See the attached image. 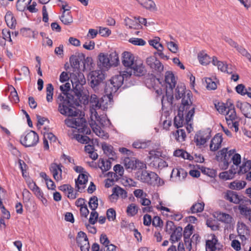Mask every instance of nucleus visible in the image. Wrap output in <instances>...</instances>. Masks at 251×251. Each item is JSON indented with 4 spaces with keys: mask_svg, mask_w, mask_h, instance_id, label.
Returning <instances> with one entry per match:
<instances>
[{
    "mask_svg": "<svg viewBox=\"0 0 251 251\" xmlns=\"http://www.w3.org/2000/svg\"><path fill=\"white\" fill-rule=\"evenodd\" d=\"M73 86L74 84L72 83ZM77 85L73 87V92L76 97L75 99L74 96L69 92L71 90V84L66 82L65 84L60 86V89L64 96L61 94L58 97V99L60 101L58 103V111L63 115L68 117H76L78 114L79 110L75 106L80 105V99L81 97V92L80 90L77 88Z\"/></svg>",
    "mask_w": 251,
    "mask_h": 251,
    "instance_id": "obj_1",
    "label": "nucleus"
},
{
    "mask_svg": "<svg viewBox=\"0 0 251 251\" xmlns=\"http://www.w3.org/2000/svg\"><path fill=\"white\" fill-rule=\"evenodd\" d=\"M130 78V74L126 72H120L119 75H115L110 79L104 83V92L108 98L110 99L113 97V94L115 93L123 84L124 80H127Z\"/></svg>",
    "mask_w": 251,
    "mask_h": 251,
    "instance_id": "obj_2",
    "label": "nucleus"
},
{
    "mask_svg": "<svg viewBox=\"0 0 251 251\" xmlns=\"http://www.w3.org/2000/svg\"><path fill=\"white\" fill-rule=\"evenodd\" d=\"M105 75L101 70L91 72L88 75V81L90 86L95 91H99L104 84Z\"/></svg>",
    "mask_w": 251,
    "mask_h": 251,
    "instance_id": "obj_3",
    "label": "nucleus"
},
{
    "mask_svg": "<svg viewBox=\"0 0 251 251\" xmlns=\"http://www.w3.org/2000/svg\"><path fill=\"white\" fill-rule=\"evenodd\" d=\"M166 231L170 233V241L172 244L179 241L182 237V228L181 226L177 227L175 226L174 223L171 221H168L166 225Z\"/></svg>",
    "mask_w": 251,
    "mask_h": 251,
    "instance_id": "obj_4",
    "label": "nucleus"
},
{
    "mask_svg": "<svg viewBox=\"0 0 251 251\" xmlns=\"http://www.w3.org/2000/svg\"><path fill=\"white\" fill-rule=\"evenodd\" d=\"M146 63L151 72L160 75L164 69V66L155 56H151L146 59Z\"/></svg>",
    "mask_w": 251,
    "mask_h": 251,
    "instance_id": "obj_5",
    "label": "nucleus"
},
{
    "mask_svg": "<svg viewBox=\"0 0 251 251\" xmlns=\"http://www.w3.org/2000/svg\"><path fill=\"white\" fill-rule=\"evenodd\" d=\"M137 177L141 182L152 186L154 184V181L157 178V175L153 172L142 170L137 173Z\"/></svg>",
    "mask_w": 251,
    "mask_h": 251,
    "instance_id": "obj_6",
    "label": "nucleus"
},
{
    "mask_svg": "<svg viewBox=\"0 0 251 251\" xmlns=\"http://www.w3.org/2000/svg\"><path fill=\"white\" fill-rule=\"evenodd\" d=\"M38 142V135L33 130H30V132L24 137L23 140H21V144L25 147H34Z\"/></svg>",
    "mask_w": 251,
    "mask_h": 251,
    "instance_id": "obj_7",
    "label": "nucleus"
},
{
    "mask_svg": "<svg viewBox=\"0 0 251 251\" xmlns=\"http://www.w3.org/2000/svg\"><path fill=\"white\" fill-rule=\"evenodd\" d=\"M62 167L63 166L61 163L57 164L56 163H53L51 164L49 168L53 178L57 182L62 179V170L61 169Z\"/></svg>",
    "mask_w": 251,
    "mask_h": 251,
    "instance_id": "obj_8",
    "label": "nucleus"
},
{
    "mask_svg": "<svg viewBox=\"0 0 251 251\" xmlns=\"http://www.w3.org/2000/svg\"><path fill=\"white\" fill-rule=\"evenodd\" d=\"M211 131H199L194 137V140L197 146L203 145L211 137Z\"/></svg>",
    "mask_w": 251,
    "mask_h": 251,
    "instance_id": "obj_9",
    "label": "nucleus"
},
{
    "mask_svg": "<svg viewBox=\"0 0 251 251\" xmlns=\"http://www.w3.org/2000/svg\"><path fill=\"white\" fill-rule=\"evenodd\" d=\"M181 105L180 106L181 109L182 110L187 111L188 109H190L191 105H193L192 99H193V94L190 90L186 91V93L184 94L183 97L181 98Z\"/></svg>",
    "mask_w": 251,
    "mask_h": 251,
    "instance_id": "obj_10",
    "label": "nucleus"
},
{
    "mask_svg": "<svg viewBox=\"0 0 251 251\" xmlns=\"http://www.w3.org/2000/svg\"><path fill=\"white\" fill-rule=\"evenodd\" d=\"M236 106L239 108L244 116L251 119V104L246 101H237Z\"/></svg>",
    "mask_w": 251,
    "mask_h": 251,
    "instance_id": "obj_11",
    "label": "nucleus"
},
{
    "mask_svg": "<svg viewBox=\"0 0 251 251\" xmlns=\"http://www.w3.org/2000/svg\"><path fill=\"white\" fill-rule=\"evenodd\" d=\"M98 66L100 70L106 71L110 67L109 59L107 54L100 53L98 56Z\"/></svg>",
    "mask_w": 251,
    "mask_h": 251,
    "instance_id": "obj_12",
    "label": "nucleus"
},
{
    "mask_svg": "<svg viewBox=\"0 0 251 251\" xmlns=\"http://www.w3.org/2000/svg\"><path fill=\"white\" fill-rule=\"evenodd\" d=\"M124 72H126L130 74V77L132 74L137 76H141L145 74V68L142 64L137 65L136 63H134V65L130 68H126V71Z\"/></svg>",
    "mask_w": 251,
    "mask_h": 251,
    "instance_id": "obj_13",
    "label": "nucleus"
},
{
    "mask_svg": "<svg viewBox=\"0 0 251 251\" xmlns=\"http://www.w3.org/2000/svg\"><path fill=\"white\" fill-rule=\"evenodd\" d=\"M125 165L126 169L135 170L138 167L140 169L143 167L144 164L135 158L126 157L124 160Z\"/></svg>",
    "mask_w": 251,
    "mask_h": 251,
    "instance_id": "obj_14",
    "label": "nucleus"
},
{
    "mask_svg": "<svg viewBox=\"0 0 251 251\" xmlns=\"http://www.w3.org/2000/svg\"><path fill=\"white\" fill-rule=\"evenodd\" d=\"M134 56L132 53L128 51H124L122 53V62L126 68H130L134 65Z\"/></svg>",
    "mask_w": 251,
    "mask_h": 251,
    "instance_id": "obj_15",
    "label": "nucleus"
},
{
    "mask_svg": "<svg viewBox=\"0 0 251 251\" xmlns=\"http://www.w3.org/2000/svg\"><path fill=\"white\" fill-rule=\"evenodd\" d=\"M223 140L222 134L220 133L216 134L211 141L210 144V151H215L220 148Z\"/></svg>",
    "mask_w": 251,
    "mask_h": 251,
    "instance_id": "obj_16",
    "label": "nucleus"
},
{
    "mask_svg": "<svg viewBox=\"0 0 251 251\" xmlns=\"http://www.w3.org/2000/svg\"><path fill=\"white\" fill-rule=\"evenodd\" d=\"M64 122L65 125L68 127L78 128L81 125L84 124L85 123V119L84 118H67L65 119Z\"/></svg>",
    "mask_w": 251,
    "mask_h": 251,
    "instance_id": "obj_17",
    "label": "nucleus"
},
{
    "mask_svg": "<svg viewBox=\"0 0 251 251\" xmlns=\"http://www.w3.org/2000/svg\"><path fill=\"white\" fill-rule=\"evenodd\" d=\"M66 6V4L62 5V8L64 11L62 15L60 17V19L64 25H69L73 23V17L71 15V12H68L66 14H65L66 11H68L71 9L70 6H68V8H65Z\"/></svg>",
    "mask_w": 251,
    "mask_h": 251,
    "instance_id": "obj_18",
    "label": "nucleus"
},
{
    "mask_svg": "<svg viewBox=\"0 0 251 251\" xmlns=\"http://www.w3.org/2000/svg\"><path fill=\"white\" fill-rule=\"evenodd\" d=\"M165 82L167 84L168 88H175L176 81L175 75L171 71H167L165 75Z\"/></svg>",
    "mask_w": 251,
    "mask_h": 251,
    "instance_id": "obj_19",
    "label": "nucleus"
},
{
    "mask_svg": "<svg viewBox=\"0 0 251 251\" xmlns=\"http://www.w3.org/2000/svg\"><path fill=\"white\" fill-rule=\"evenodd\" d=\"M251 169V160L244 158L242 165L237 168V174L239 175L248 173Z\"/></svg>",
    "mask_w": 251,
    "mask_h": 251,
    "instance_id": "obj_20",
    "label": "nucleus"
},
{
    "mask_svg": "<svg viewBox=\"0 0 251 251\" xmlns=\"http://www.w3.org/2000/svg\"><path fill=\"white\" fill-rule=\"evenodd\" d=\"M218 239L215 234L211 235V239L206 241V251H216L217 248L216 245L218 244Z\"/></svg>",
    "mask_w": 251,
    "mask_h": 251,
    "instance_id": "obj_21",
    "label": "nucleus"
},
{
    "mask_svg": "<svg viewBox=\"0 0 251 251\" xmlns=\"http://www.w3.org/2000/svg\"><path fill=\"white\" fill-rule=\"evenodd\" d=\"M102 149L104 153L109 157V159L114 160V157L116 155V153L113 151V147L110 145H108L106 143H103L101 145Z\"/></svg>",
    "mask_w": 251,
    "mask_h": 251,
    "instance_id": "obj_22",
    "label": "nucleus"
},
{
    "mask_svg": "<svg viewBox=\"0 0 251 251\" xmlns=\"http://www.w3.org/2000/svg\"><path fill=\"white\" fill-rule=\"evenodd\" d=\"M226 199L234 203H239L243 199L241 196H239L235 192L229 191L226 195Z\"/></svg>",
    "mask_w": 251,
    "mask_h": 251,
    "instance_id": "obj_23",
    "label": "nucleus"
},
{
    "mask_svg": "<svg viewBox=\"0 0 251 251\" xmlns=\"http://www.w3.org/2000/svg\"><path fill=\"white\" fill-rule=\"evenodd\" d=\"M183 111L184 110H181V107H179L177 116L174 118V126L177 128L183 126V123L184 122Z\"/></svg>",
    "mask_w": 251,
    "mask_h": 251,
    "instance_id": "obj_24",
    "label": "nucleus"
},
{
    "mask_svg": "<svg viewBox=\"0 0 251 251\" xmlns=\"http://www.w3.org/2000/svg\"><path fill=\"white\" fill-rule=\"evenodd\" d=\"M174 155L190 161H192L194 159V157L192 155L183 150H176L175 151Z\"/></svg>",
    "mask_w": 251,
    "mask_h": 251,
    "instance_id": "obj_25",
    "label": "nucleus"
},
{
    "mask_svg": "<svg viewBox=\"0 0 251 251\" xmlns=\"http://www.w3.org/2000/svg\"><path fill=\"white\" fill-rule=\"evenodd\" d=\"M5 21L7 26L11 29L15 28L16 25V20L12 13L7 12L5 16Z\"/></svg>",
    "mask_w": 251,
    "mask_h": 251,
    "instance_id": "obj_26",
    "label": "nucleus"
},
{
    "mask_svg": "<svg viewBox=\"0 0 251 251\" xmlns=\"http://www.w3.org/2000/svg\"><path fill=\"white\" fill-rule=\"evenodd\" d=\"M160 154L161 153L158 151L157 152V153H155V155H156L157 156H155L154 157V159L153 160V162H154L153 165H155L156 164H157V167L159 168H163L167 167L168 164L167 162L159 157L160 155Z\"/></svg>",
    "mask_w": 251,
    "mask_h": 251,
    "instance_id": "obj_27",
    "label": "nucleus"
},
{
    "mask_svg": "<svg viewBox=\"0 0 251 251\" xmlns=\"http://www.w3.org/2000/svg\"><path fill=\"white\" fill-rule=\"evenodd\" d=\"M238 209L240 210V213L248 219L251 222V208H248L245 205L240 204L239 205Z\"/></svg>",
    "mask_w": 251,
    "mask_h": 251,
    "instance_id": "obj_28",
    "label": "nucleus"
},
{
    "mask_svg": "<svg viewBox=\"0 0 251 251\" xmlns=\"http://www.w3.org/2000/svg\"><path fill=\"white\" fill-rule=\"evenodd\" d=\"M32 0H18L16 3L17 9L19 11L26 10V6L30 4Z\"/></svg>",
    "mask_w": 251,
    "mask_h": 251,
    "instance_id": "obj_29",
    "label": "nucleus"
},
{
    "mask_svg": "<svg viewBox=\"0 0 251 251\" xmlns=\"http://www.w3.org/2000/svg\"><path fill=\"white\" fill-rule=\"evenodd\" d=\"M198 59L202 65H207L211 62V58L206 53L202 52L198 54Z\"/></svg>",
    "mask_w": 251,
    "mask_h": 251,
    "instance_id": "obj_30",
    "label": "nucleus"
},
{
    "mask_svg": "<svg viewBox=\"0 0 251 251\" xmlns=\"http://www.w3.org/2000/svg\"><path fill=\"white\" fill-rule=\"evenodd\" d=\"M246 184L244 181L235 180L230 183L229 188L233 190H240L244 188Z\"/></svg>",
    "mask_w": 251,
    "mask_h": 251,
    "instance_id": "obj_31",
    "label": "nucleus"
},
{
    "mask_svg": "<svg viewBox=\"0 0 251 251\" xmlns=\"http://www.w3.org/2000/svg\"><path fill=\"white\" fill-rule=\"evenodd\" d=\"M219 221L226 224H231L232 222V217L226 213L220 212L217 216Z\"/></svg>",
    "mask_w": 251,
    "mask_h": 251,
    "instance_id": "obj_32",
    "label": "nucleus"
},
{
    "mask_svg": "<svg viewBox=\"0 0 251 251\" xmlns=\"http://www.w3.org/2000/svg\"><path fill=\"white\" fill-rule=\"evenodd\" d=\"M108 56L110 67L117 66L119 64V59L118 53L116 51L112 52Z\"/></svg>",
    "mask_w": 251,
    "mask_h": 251,
    "instance_id": "obj_33",
    "label": "nucleus"
},
{
    "mask_svg": "<svg viewBox=\"0 0 251 251\" xmlns=\"http://www.w3.org/2000/svg\"><path fill=\"white\" fill-rule=\"evenodd\" d=\"M174 135L176 140L179 142L185 141L186 137L185 130L182 129L177 130L174 133Z\"/></svg>",
    "mask_w": 251,
    "mask_h": 251,
    "instance_id": "obj_34",
    "label": "nucleus"
},
{
    "mask_svg": "<svg viewBox=\"0 0 251 251\" xmlns=\"http://www.w3.org/2000/svg\"><path fill=\"white\" fill-rule=\"evenodd\" d=\"M151 141H147L146 142H141L140 141H136L133 143L132 147L135 149H146L151 144Z\"/></svg>",
    "mask_w": 251,
    "mask_h": 251,
    "instance_id": "obj_35",
    "label": "nucleus"
},
{
    "mask_svg": "<svg viewBox=\"0 0 251 251\" xmlns=\"http://www.w3.org/2000/svg\"><path fill=\"white\" fill-rule=\"evenodd\" d=\"M112 192L118 194V197L120 196L122 198H126L127 197V192L119 186H116L112 189Z\"/></svg>",
    "mask_w": 251,
    "mask_h": 251,
    "instance_id": "obj_36",
    "label": "nucleus"
},
{
    "mask_svg": "<svg viewBox=\"0 0 251 251\" xmlns=\"http://www.w3.org/2000/svg\"><path fill=\"white\" fill-rule=\"evenodd\" d=\"M237 230L240 236H244L245 235H247L249 232L248 227L243 223L238 225Z\"/></svg>",
    "mask_w": 251,
    "mask_h": 251,
    "instance_id": "obj_37",
    "label": "nucleus"
},
{
    "mask_svg": "<svg viewBox=\"0 0 251 251\" xmlns=\"http://www.w3.org/2000/svg\"><path fill=\"white\" fill-rule=\"evenodd\" d=\"M204 203L203 202H198L194 204L191 207V210L192 213L201 212L203 211L204 209Z\"/></svg>",
    "mask_w": 251,
    "mask_h": 251,
    "instance_id": "obj_38",
    "label": "nucleus"
},
{
    "mask_svg": "<svg viewBox=\"0 0 251 251\" xmlns=\"http://www.w3.org/2000/svg\"><path fill=\"white\" fill-rule=\"evenodd\" d=\"M89 207L92 211L96 210L98 206V199L97 196L91 197L88 202Z\"/></svg>",
    "mask_w": 251,
    "mask_h": 251,
    "instance_id": "obj_39",
    "label": "nucleus"
},
{
    "mask_svg": "<svg viewBox=\"0 0 251 251\" xmlns=\"http://www.w3.org/2000/svg\"><path fill=\"white\" fill-rule=\"evenodd\" d=\"M47 91V100L48 102H51L52 100L53 94V87L51 83H49L46 87Z\"/></svg>",
    "mask_w": 251,
    "mask_h": 251,
    "instance_id": "obj_40",
    "label": "nucleus"
},
{
    "mask_svg": "<svg viewBox=\"0 0 251 251\" xmlns=\"http://www.w3.org/2000/svg\"><path fill=\"white\" fill-rule=\"evenodd\" d=\"M138 210V207L134 203H131L127 206L126 212L128 215L133 216L137 213Z\"/></svg>",
    "mask_w": 251,
    "mask_h": 251,
    "instance_id": "obj_41",
    "label": "nucleus"
},
{
    "mask_svg": "<svg viewBox=\"0 0 251 251\" xmlns=\"http://www.w3.org/2000/svg\"><path fill=\"white\" fill-rule=\"evenodd\" d=\"M89 101L93 107L100 108L101 105L99 103V99L96 95L92 94Z\"/></svg>",
    "mask_w": 251,
    "mask_h": 251,
    "instance_id": "obj_42",
    "label": "nucleus"
},
{
    "mask_svg": "<svg viewBox=\"0 0 251 251\" xmlns=\"http://www.w3.org/2000/svg\"><path fill=\"white\" fill-rule=\"evenodd\" d=\"M227 153V148H223V149H222L221 151H220L218 152V154H220L222 156V157H224V160H223L224 165L226 167V168L228 167L229 163L231 162V161L228 162V159L226 158Z\"/></svg>",
    "mask_w": 251,
    "mask_h": 251,
    "instance_id": "obj_43",
    "label": "nucleus"
},
{
    "mask_svg": "<svg viewBox=\"0 0 251 251\" xmlns=\"http://www.w3.org/2000/svg\"><path fill=\"white\" fill-rule=\"evenodd\" d=\"M205 81L206 84V87L208 90H215L217 86L216 82L213 81L212 78L210 77H206L205 79Z\"/></svg>",
    "mask_w": 251,
    "mask_h": 251,
    "instance_id": "obj_44",
    "label": "nucleus"
},
{
    "mask_svg": "<svg viewBox=\"0 0 251 251\" xmlns=\"http://www.w3.org/2000/svg\"><path fill=\"white\" fill-rule=\"evenodd\" d=\"M70 62L72 68L75 69L79 68V61L76 55H72L70 57Z\"/></svg>",
    "mask_w": 251,
    "mask_h": 251,
    "instance_id": "obj_45",
    "label": "nucleus"
},
{
    "mask_svg": "<svg viewBox=\"0 0 251 251\" xmlns=\"http://www.w3.org/2000/svg\"><path fill=\"white\" fill-rule=\"evenodd\" d=\"M193 230L194 226L191 224H188L187 226H186L184 229L183 238H190L193 233Z\"/></svg>",
    "mask_w": 251,
    "mask_h": 251,
    "instance_id": "obj_46",
    "label": "nucleus"
},
{
    "mask_svg": "<svg viewBox=\"0 0 251 251\" xmlns=\"http://www.w3.org/2000/svg\"><path fill=\"white\" fill-rule=\"evenodd\" d=\"M185 86L182 87L181 86L179 87L177 86L176 89V94L175 97L176 100L180 99L184 94L186 93V91H185Z\"/></svg>",
    "mask_w": 251,
    "mask_h": 251,
    "instance_id": "obj_47",
    "label": "nucleus"
},
{
    "mask_svg": "<svg viewBox=\"0 0 251 251\" xmlns=\"http://www.w3.org/2000/svg\"><path fill=\"white\" fill-rule=\"evenodd\" d=\"M78 132L86 135H89L91 131L90 128L86 125V121L83 124L81 125L79 127L77 128Z\"/></svg>",
    "mask_w": 251,
    "mask_h": 251,
    "instance_id": "obj_48",
    "label": "nucleus"
},
{
    "mask_svg": "<svg viewBox=\"0 0 251 251\" xmlns=\"http://www.w3.org/2000/svg\"><path fill=\"white\" fill-rule=\"evenodd\" d=\"M173 89L174 88H168V86L166 87V97L168 102L171 104L173 103L174 99L173 96Z\"/></svg>",
    "mask_w": 251,
    "mask_h": 251,
    "instance_id": "obj_49",
    "label": "nucleus"
},
{
    "mask_svg": "<svg viewBox=\"0 0 251 251\" xmlns=\"http://www.w3.org/2000/svg\"><path fill=\"white\" fill-rule=\"evenodd\" d=\"M100 164L101 165L100 166V168L102 172H106L109 170L111 167V162L109 160H106V161H105L102 159Z\"/></svg>",
    "mask_w": 251,
    "mask_h": 251,
    "instance_id": "obj_50",
    "label": "nucleus"
},
{
    "mask_svg": "<svg viewBox=\"0 0 251 251\" xmlns=\"http://www.w3.org/2000/svg\"><path fill=\"white\" fill-rule=\"evenodd\" d=\"M215 107L220 113L224 115L226 114V109L225 103L218 102L217 103H215Z\"/></svg>",
    "mask_w": 251,
    "mask_h": 251,
    "instance_id": "obj_51",
    "label": "nucleus"
},
{
    "mask_svg": "<svg viewBox=\"0 0 251 251\" xmlns=\"http://www.w3.org/2000/svg\"><path fill=\"white\" fill-rule=\"evenodd\" d=\"M217 222L215 220L207 219L206 221V225L208 227H210L211 230L213 231L218 230L219 226L216 224Z\"/></svg>",
    "mask_w": 251,
    "mask_h": 251,
    "instance_id": "obj_52",
    "label": "nucleus"
},
{
    "mask_svg": "<svg viewBox=\"0 0 251 251\" xmlns=\"http://www.w3.org/2000/svg\"><path fill=\"white\" fill-rule=\"evenodd\" d=\"M99 214L96 210L92 211L90 213L89 222L91 225H94L98 221Z\"/></svg>",
    "mask_w": 251,
    "mask_h": 251,
    "instance_id": "obj_53",
    "label": "nucleus"
},
{
    "mask_svg": "<svg viewBox=\"0 0 251 251\" xmlns=\"http://www.w3.org/2000/svg\"><path fill=\"white\" fill-rule=\"evenodd\" d=\"M11 87L13 88V91L11 92L9 98L11 101L15 103H17L19 101V98L18 95V93L15 88H14L12 85Z\"/></svg>",
    "mask_w": 251,
    "mask_h": 251,
    "instance_id": "obj_54",
    "label": "nucleus"
},
{
    "mask_svg": "<svg viewBox=\"0 0 251 251\" xmlns=\"http://www.w3.org/2000/svg\"><path fill=\"white\" fill-rule=\"evenodd\" d=\"M88 182V180L86 179H85L84 180H82V179H80V178H79L78 177L77 179H75V187L77 188V190L78 191H80V192H82V190L84 189L85 187V186H83L82 187H80L79 185H82V184H85Z\"/></svg>",
    "mask_w": 251,
    "mask_h": 251,
    "instance_id": "obj_55",
    "label": "nucleus"
},
{
    "mask_svg": "<svg viewBox=\"0 0 251 251\" xmlns=\"http://www.w3.org/2000/svg\"><path fill=\"white\" fill-rule=\"evenodd\" d=\"M129 42L134 45L144 46L146 44L145 40L141 38H132L129 40Z\"/></svg>",
    "mask_w": 251,
    "mask_h": 251,
    "instance_id": "obj_56",
    "label": "nucleus"
},
{
    "mask_svg": "<svg viewBox=\"0 0 251 251\" xmlns=\"http://www.w3.org/2000/svg\"><path fill=\"white\" fill-rule=\"evenodd\" d=\"M34 195L40 200H41L43 202L44 201L47 202V200L44 197V194L41 190L40 188L38 186L34 191H33Z\"/></svg>",
    "mask_w": 251,
    "mask_h": 251,
    "instance_id": "obj_57",
    "label": "nucleus"
},
{
    "mask_svg": "<svg viewBox=\"0 0 251 251\" xmlns=\"http://www.w3.org/2000/svg\"><path fill=\"white\" fill-rule=\"evenodd\" d=\"M226 117L229 118L230 120H235L237 119V116L235 109H230L227 110L226 112Z\"/></svg>",
    "mask_w": 251,
    "mask_h": 251,
    "instance_id": "obj_58",
    "label": "nucleus"
},
{
    "mask_svg": "<svg viewBox=\"0 0 251 251\" xmlns=\"http://www.w3.org/2000/svg\"><path fill=\"white\" fill-rule=\"evenodd\" d=\"M193 107L190 109H188L189 111L188 112H187L186 115V117H185V120H186V123H187V124H188V123L191 121V120L192 119L194 115V113H195V107H196V105H193Z\"/></svg>",
    "mask_w": 251,
    "mask_h": 251,
    "instance_id": "obj_59",
    "label": "nucleus"
},
{
    "mask_svg": "<svg viewBox=\"0 0 251 251\" xmlns=\"http://www.w3.org/2000/svg\"><path fill=\"white\" fill-rule=\"evenodd\" d=\"M106 215L109 221H114L116 218V211L113 208H109L107 210Z\"/></svg>",
    "mask_w": 251,
    "mask_h": 251,
    "instance_id": "obj_60",
    "label": "nucleus"
},
{
    "mask_svg": "<svg viewBox=\"0 0 251 251\" xmlns=\"http://www.w3.org/2000/svg\"><path fill=\"white\" fill-rule=\"evenodd\" d=\"M231 160H232L233 163L235 165V167H237L238 168L241 161V157L240 154L237 153L234 154L232 156Z\"/></svg>",
    "mask_w": 251,
    "mask_h": 251,
    "instance_id": "obj_61",
    "label": "nucleus"
},
{
    "mask_svg": "<svg viewBox=\"0 0 251 251\" xmlns=\"http://www.w3.org/2000/svg\"><path fill=\"white\" fill-rule=\"evenodd\" d=\"M168 49L173 53H176L178 51V46L175 42L171 41L167 43Z\"/></svg>",
    "mask_w": 251,
    "mask_h": 251,
    "instance_id": "obj_62",
    "label": "nucleus"
},
{
    "mask_svg": "<svg viewBox=\"0 0 251 251\" xmlns=\"http://www.w3.org/2000/svg\"><path fill=\"white\" fill-rule=\"evenodd\" d=\"M152 224L155 227H162L163 226V221L159 217L156 216L153 218Z\"/></svg>",
    "mask_w": 251,
    "mask_h": 251,
    "instance_id": "obj_63",
    "label": "nucleus"
},
{
    "mask_svg": "<svg viewBox=\"0 0 251 251\" xmlns=\"http://www.w3.org/2000/svg\"><path fill=\"white\" fill-rule=\"evenodd\" d=\"M100 243L105 247L110 244V240L108 239L107 235L105 234H101L100 238Z\"/></svg>",
    "mask_w": 251,
    "mask_h": 251,
    "instance_id": "obj_64",
    "label": "nucleus"
}]
</instances>
